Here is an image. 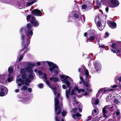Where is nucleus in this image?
<instances>
[{
  "label": "nucleus",
  "mask_w": 121,
  "mask_h": 121,
  "mask_svg": "<svg viewBox=\"0 0 121 121\" xmlns=\"http://www.w3.org/2000/svg\"><path fill=\"white\" fill-rule=\"evenodd\" d=\"M31 18V20L30 22L32 25L35 27L38 26L39 24V22L36 20L35 17L31 15H28L27 16L26 20L28 22Z\"/></svg>",
  "instance_id": "obj_1"
},
{
  "label": "nucleus",
  "mask_w": 121,
  "mask_h": 121,
  "mask_svg": "<svg viewBox=\"0 0 121 121\" xmlns=\"http://www.w3.org/2000/svg\"><path fill=\"white\" fill-rule=\"evenodd\" d=\"M88 39L87 41L92 42L95 37V36L97 34L96 32L94 30H91L88 31Z\"/></svg>",
  "instance_id": "obj_2"
},
{
  "label": "nucleus",
  "mask_w": 121,
  "mask_h": 121,
  "mask_svg": "<svg viewBox=\"0 0 121 121\" xmlns=\"http://www.w3.org/2000/svg\"><path fill=\"white\" fill-rule=\"evenodd\" d=\"M55 110L56 114V116H57L60 115L61 113V109L60 106L59 105V100L58 99L55 98Z\"/></svg>",
  "instance_id": "obj_3"
},
{
  "label": "nucleus",
  "mask_w": 121,
  "mask_h": 121,
  "mask_svg": "<svg viewBox=\"0 0 121 121\" xmlns=\"http://www.w3.org/2000/svg\"><path fill=\"white\" fill-rule=\"evenodd\" d=\"M25 69L26 72L30 73L28 75V78L31 80L33 79L34 77L33 75V71L32 69V67L30 66H28Z\"/></svg>",
  "instance_id": "obj_4"
},
{
  "label": "nucleus",
  "mask_w": 121,
  "mask_h": 121,
  "mask_svg": "<svg viewBox=\"0 0 121 121\" xmlns=\"http://www.w3.org/2000/svg\"><path fill=\"white\" fill-rule=\"evenodd\" d=\"M8 89L6 87L0 85V96H3L6 95L8 92Z\"/></svg>",
  "instance_id": "obj_5"
},
{
  "label": "nucleus",
  "mask_w": 121,
  "mask_h": 121,
  "mask_svg": "<svg viewBox=\"0 0 121 121\" xmlns=\"http://www.w3.org/2000/svg\"><path fill=\"white\" fill-rule=\"evenodd\" d=\"M109 6L112 8L117 7L119 5V3L117 0H109Z\"/></svg>",
  "instance_id": "obj_6"
},
{
  "label": "nucleus",
  "mask_w": 121,
  "mask_h": 121,
  "mask_svg": "<svg viewBox=\"0 0 121 121\" xmlns=\"http://www.w3.org/2000/svg\"><path fill=\"white\" fill-rule=\"evenodd\" d=\"M42 12L40 10L37 9L33 10L31 12V13L33 15L38 16H40V14Z\"/></svg>",
  "instance_id": "obj_7"
},
{
  "label": "nucleus",
  "mask_w": 121,
  "mask_h": 121,
  "mask_svg": "<svg viewBox=\"0 0 121 121\" xmlns=\"http://www.w3.org/2000/svg\"><path fill=\"white\" fill-rule=\"evenodd\" d=\"M105 27V23L104 22L99 21V30L102 31Z\"/></svg>",
  "instance_id": "obj_8"
},
{
  "label": "nucleus",
  "mask_w": 121,
  "mask_h": 121,
  "mask_svg": "<svg viewBox=\"0 0 121 121\" xmlns=\"http://www.w3.org/2000/svg\"><path fill=\"white\" fill-rule=\"evenodd\" d=\"M79 12H75L73 16L78 20H79L82 18L81 17L79 16Z\"/></svg>",
  "instance_id": "obj_9"
},
{
  "label": "nucleus",
  "mask_w": 121,
  "mask_h": 121,
  "mask_svg": "<svg viewBox=\"0 0 121 121\" xmlns=\"http://www.w3.org/2000/svg\"><path fill=\"white\" fill-rule=\"evenodd\" d=\"M108 24L109 27L112 29L115 28L116 26V24L115 22H112L111 21L108 22Z\"/></svg>",
  "instance_id": "obj_10"
},
{
  "label": "nucleus",
  "mask_w": 121,
  "mask_h": 121,
  "mask_svg": "<svg viewBox=\"0 0 121 121\" xmlns=\"http://www.w3.org/2000/svg\"><path fill=\"white\" fill-rule=\"evenodd\" d=\"M26 35H27L28 38L30 39L32 36L33 35V31L32 30H28L26 32Z\"/></svg>",
  "instance_id": "obj_11"
},
{
  "label": "nucleus",
  "mask_w": 121,
  "mask_h": 121,
  "mask_svg": "<svg viewBox=\"0 0 121 121\" xmlns=\"http://www.w3.org/2000/svg\"><path fill=\"white\" fill-rule=\"evenodd\" d=\"M49 80L51 82L53 81L54 82H57L59 81V79L57 77H54L53 76L50 78Z\"/></svg>",
  "instance_id": "obj_12"
},
{
  "label": "nucleus",
  "mask_w": 121,
  "mask_h": 121,
  "mask_svg": "<svg viewBox=\"0 0 121 121\" xmlns=\"http://www.w3.org/2000/svg\"><path fill=\"white\" fill-rule=\"evenodd\" d=\"M57 68L58 69H59L57 66L56 64H54L52 66V67H50L49 68L50 71L51 72H52L55 70V69Z\"/></svg>",
  "instance_id": "obj_13"
},
{
  "label": "nucleus",
  "mask_w": 121,
  "mask_h": 121,
  "mask_svg": "<svg viewBox=\"0 0 121 121\" xmlns=\"http://www.w3.org/2000/svg\"><path fill=\"white\" fill-rule=\"evenodd\" d=\"M91 102L92 104L97 105L98 104V99H95V97L92 98Z\"/></svg>",
  "instance_id": "obj_14"
},
{
  "label": "nucleus",
  "mask_w": 121,
  "mask_h": 121,
  "mask_svg": "<svg viewBox=\"0 0 121 121\" xmlns=\"http://www.w3.org/2000/svg\"><path fill=\"white\" fill-rule=\"evenodd\" d=\"M104 109V108L103 109V117L106 118L109 116V114L107 113L108 111L105 110Z\"/></svg>",
  "instance_id": "obj_15"
},
{
  "label": "nucleus",
  "mask_w": 121,
  "mask_h": 121,
  "mask_svg": "<svg viewBox=\"0 0 121 121\" xmlns=\"http://www.w3.org/2000/svg\"><path fill=\"white\" fill-rule=\"evenodd\" d=\"M27 29L26 27H22L21 28L20 32L21 34H24L27 32Z\"/></svg>",
  "instance_id": "obj_16"
},
{
  "label": "nucleus",
  "mask_w": 121,
  "mask_h": 121,
  "mask_svg": "<svg viewBox=\"0 0 121 121\" xmlns=\"http://www.w3.org/2000/svg\"><path fill=\"white\" fill-rule=\"evenodd\" d=\"M30 78H29L26 79L25 80L26 81L24 83L27 86H29L30 85V83H31V81L30 80Z\"/></svg>",
  "instance_id": "obj_17"
},
{
  "label": "nucleus",
  "mask_w": 121,
  "mask_h": 121,
  "mask_svg": "<svg viewBox=\"0 0 121 121\" xmlns=\"http://www.w3.org/2000/svg\"><path fill=\"white\" fill-rule=\"evenodd\" d=\"M89 82V79H87V80L86 79V80H85L84 81H83V83L84 86L85 87H88V86L90 85Z\"/></svg>",
  "instance_id": "obj_18"
},
{
  "label": "nucleus",
  "mask_w": 121,
  "mask_h": 121,
  "mask_svg": "<svg viewBox=\"0 0 121 121\" xmlns=\"http://www.w3.org/2000/svg\"><path fill=\"white\" fill-rule=\"evenodd\" d=\"M82 115L79 114L78 112H77L76 114H73L72 116V117L74 119L78 118V117H81Z\"/></svg>",
  "instance_id": "obj_19"
},
{
  "label": "nucleus",
  "mask_w": 121,
  "mask_h": 121,
  "mask_svg": "<svg viewBox=\"0 0 121 121\" xmlns=\"http://www.w3.org/2000/svg\"><path fill=\"white\" fill-rule=\"evenodd\" d=\"M113 108V106H111L110 105H108L105 106L103 109L104 108V110L108 111V110H110Z\"/></svg>",
  "instance_id": "obj_20"
},
{
  "label": "nucleus",
  "mask_w": 121,
  "mask_h": 121,
  "mask_svg": "<svg viewBox=\"0 0 121 121\" xmlns=\"http://www.w3.org/2000/svg\"><path fill=\"white\" fill-rule=\"evenodd\" d=\"M57 89V87L56 86H55L53 89L52 90L53 91L55 95L57 94L58 92L59 91Z\"/></svg>",
  "instance_id": "obj_21"
},
{
  "label": "nucleus",
  "mask_w": 121,
  "mask_h": 121,
  "mask_svg": "<svg viewBox=\"0 0 121 121\" xmlns=\"http://www.w3.org/2000/svg\"><path fill=\"white\" fill-rule=\"evenodd\" d=\"M64 83L66 85L67 87H70V82L68 80L63 81Z\"/></svg>",
  "instance_id": "obj_22"
},
{
  "label": "nucleus",
  "mask_w": 121,
  "mask_h": 121,
  "mask_svg": "<svg viewBox=\"0 0 121 121\" xmlns=\"http://www.w3.org/2000/svg\"><path fill=\"white\" fill-rule=\"evenodd\" d=\"M93 65L96 70L97 71L98 70V64L96 62L94 61L93 62Z\"/></svg>",
  "instance_id": "obj_23"
},
{
  "label": "nucleus",
  "mask_w": 121,
  "mask_h": 121,
  "mask_svg": "<svg viewBox=\"0 0 121 121\" xmlns=\"http://www.w3.org/2000/svg\"><path fill=\"white\" fill-rule=\"evenodd\" d=\"M85 74L86 75L85 76V78H86V79L87 80V79H89V72L88 70L86 69L85 70Z\"/></svg>",
  "instance_id": "obj_24"
},
{
  "label": "nucleus",
  "mask_w": 121,
  "mask_h": 121,
  "mask_svg": "<svg viewBox=\"0 0 121 121\" xmlns=\"http://www.w3.org/2000/svg\"><path fill=\"white\" fill-rule=\"evenodd\" d=\"M66 98L68 99L70 95V92L68 91V90L66 89Z\"/></svg>",
  "instance_id": "obj_25"
},
{
  "label": "nucleus",
  "mask_w": 121,
  "mask_h": 121,
  "mask_svg": "<svg viewBox=\"0 0 121 121\" xmlns=\"http://www.w3.org/2000/svg\"><path fill=\"white\" fill-rule=\"evenodd\" d=\"M95 21L97 27L98 28V16H97L96 17V18H95Z\"/></svg>",
  "instance_id": "obj_26"
},
{
  "label": "nucleus",
  "mask_w": 121,
  "mask_h": 121,
  "mask_svg": "<svg viewBox=\"0 0 121 121\" xmlns=\"http://www.w3.org/2000/svg\"><path fill=\"white\" fill-rule=\"evenodd\" d=\"M13 69L12 68V67L10 66L8 68V71L9 74L12 73L13 72Z\"/></svg>",
  "instance_id": "obj_27"
},
{
  "label": "nucleus",
  "mask_w": 121,
  "mask_h": 121,
  "mask_svg": "<svg viewBox=\"0 0 121 121\" xmlns=\"http://www.w3.org/2000/svg\"><path fill=\"white\" fill-rule=\"evenodd\" d=\"M92 4L90 3L89 1H88L87 2V7L91 9L92 6Z\"/></svg>",
  "instance_id": "obj_28"
},
{
  "label": "nucleus",
  "mask_w": 121,
  "mask_h": 121,
  "mask_svg": "<svg viewBox=\"0 0 121 121\" xmlns=\"http://www.w3.org/2000/svg\"><path fill=\"white\" fill-rule=\"evenodd\" d=\"M26 27L27 28L28 30H31V29L32 27L30 23H28L27 24Z\"/></svg>",
  "instance_id": "obj_29"
},
{
  "label": "nucleus",
  "mask_w": 121,
  "mask_h": 121,
  "mask_svg": "<svg viewBox=\"0 0 121 121\" xmlns=\"http://www.w3.org/2000/svg\"><path fill=\"white\" fill-rule=\"evenodd\" d=\"M20 73L21 74H22L24 73H25L26 72L25 68L23 69L22 68L21 69L20 71Z\"/></svg>",
  "instance_id": "obj_30"
},
{
  "label": "nucleus",
  "mask_w": 121,
  "mask_h": 121,
  "mask_svg": "<svg viewBox=\"0 0 121 121\" xmlns=\"http://www.w3.org/2000/svg\"><path fill=\"white\" fill-rule=\"evenodd\" d=\"M86 90L88 92H91L92 90L91 89L90 85L88 86V87L86 86Z\"/></svg>",
  "instance_id": "obj_31"
},
{
  "label": "nucleus",
  "mask_w": 121,
  "mask_h": 121,
  "mask_svg": "<svg viewBox=\"0 0 121 121\" xmlns=\"http://www.w3.org/2000/svg\"><path fill=\"white\" fill-rule=\"evenodd\" d=\"M47 64L49 67H51L54 64L52 62L48 61L47 62Z\"/></svg>",
  "instance_id": "obj_32"
},
{
  "label": "nucleus",
  "mask_w": 121,
  "mask_h": 121,
  "mask_svg": "<svg viewBox=\"0 0 121 121\" xmlns=\"http://www.w3.org/2000/svg\"><path fill=\"white\" fill-rule=\"evenodd\" d=\"M22 47L25 48L26 45V44L25 43V41H22Z\"/></svg>",
  "instance_id": "obj_33"
},
{
  "label": "nucleus",
  "mask_w": 121,
  "mask_h": 121,
  "mask_svg": "<svg viewBox=\"0 0 121 121\" xmlns=\"http://www.w3.org/2000/svg\"><path fill=\"white\" fill-rule=\"evenodd\" d=\"M28 89V87L26 86H23L22 88L21 89V90L22 91L23 90H26Z\"/></svg>",
  "instance_id": "obj_34"
},
{
  "label": "nucleus",
  "mask_w": 121,
  "mask_h": 121,
  "mask_svg": "<svg viewBox=\"0 0 121 121\" xmlns=\"http://www.w3.org/2000/svg\"><path fill=\"white\" fill-rule=\"evenodd\" d=\"M22 78L23 79H26V76L25 73L22 74Z\"/></svg>",
  "instance_id": "obj_35"
},
{
  "label": "nucleus",
  "mask_w": 121,
  "mask_h": 121,
  "mask_svg": "<svg viewBox=\"0 0 121 121\" xmlns=\"http://www.w3.org/2000/svg\"><path fill=\"white\" fill-rule=\"evenodd\" d=\"M78 108H74L72 109V112L74 113L76 112Z\"/></svg>",
  "instance_id": "obj_36"
},
{
  "label": "nucleus",
  "mask_w": 121,
  "mask_h": 121,
  "mask_svg": "<svg viewBox=\"0 0 121 121\" xmlns=\"http://www.w3.org/2000/svg\"><path fill=\"white\" fill-rule=\"evenodd\" d=\"M86 4H83L82 5V8L83 9H85L87 7V2L86 3Z\"/></svg>",
  "instance_id": "obj_37"
},
{
  "label": "nucleus",
  "mask_w": 121,
  "mask_h": 121,
  "mask_svg": "<svg viewBox=\"0 0 121 121\" xmlns=\"http://www.w3.org/2000/svg\"><path fill=\"white\" fill-rule=\"evenodd\" d=\"M24 56V55H23V54H22L19 57V59L18 60V61H20L22 60L23 56Z\"/></svg>",
  "instance_id": "obj_38"
},
{
  "label": "nucleus",
  "mask_w": 121,
  "mask_h": 121,
  "mask_svg": "<svg viewBox=\"0 0 121 121\" xmlns=\"http://www.w3.org/2000/svg\"><path fill=\"white\" fill-rule=\"evenodd\" d=\"M75 89H73L71 92V95H73L74 94H76L75 93Z\"/></svg>",
  "instance_id": "obj_39"
},
{
  "label": "nucleus",
  "mask_w": 121,
  "mask_h": 121,
  "mask_svg": "<svg viewBox=\"0 0 121 121\" xmlns=\"http://www.w3.org/2000/svg\"><path fill=\"white\" fill-rule=\"evenodd\" d=\"M21 38L22 41H25V35L24 34H21Z\"/></svg>",
  "instance_id": "obj_40"
},
{
  "label": "nucleus",
  "mask_w": 121,
  "mask_h": 121,
  "mask_svg": "<svg viewBox=\"0 0 121 121\" xmlns=\"http://www.w3.org/2000/svg\"><path fill=\"white\" fill-rule=\"evenodd\" d=\"M117 80H118L119 82H120L121 81V76L119 77L118 78H116L115 79V81L116 82Z\"/></svg>",
  "instance_id": "obj_41"
},
{
  "label": "nucleus",
  "mask_w": 121,
  "mask_h": 121,
  "mask_svg": "<svg viewBox=\"0 0 121 121\" xmlns=\"http://www.w3.org/2000/svg\"><path fill=\"white\" fill-rule=\"evenodd\" d=\"M7 80L9 82H11L13 80V79L12 77H8L7 79Z\"/></svg>",
  "instance_id": "obj_42"
},
{
  "label": "nucleus",
  "mask_w": 121,
  "mask_h": 121,
  "mask_svg": "<svg viewBox=\"0 0 121 121\" xmlns=\"http://www.w3.org/2000/svg\"><path fill=\"white\" fill-rule=\"evenodd\" d=\"M28 64L30 66H31L33 67H35L36 66L35 64L34 63H28Z\"/></svg>",
  "instance_id": "obj_43"
},
{
  "label": "nucleus",
  "mask_w": 121,
  "mask_h": 121,
  "mask_svg": "<svg viewBox=\"0 0 121 121\" xmlns=\"http://www.w3.org/2000/svg\"><path fill=\"white\" fill-rule=\"evenodd\" d=\"M47 74L46 73H44L43 75V77L45 80H47Z\"/></svg>",
  "instance_id": "obj_44"
},
{
  "label": "nucleus",
  "mask_w": 121,
  "mask_h": 121,
  "mask_svg": "<svg viewBox=\"0 0 121 121\" xmlns=\"http://www.w3.org/2000/svg\"><path fill=\"white\" fill-rule=\"evenodd\" d=\"M94 117H95L94 118V119H95V121H98V116H96L95 117V115H94Z\"/></svg>",
  "instance_id": "obj_45"
},
{
  "label": "nucleus",
  "mask_w": 121,
  "mask_h": 121,
  "mask_svg": "<svg viewBox=\"0 0 121 121\" xmlns=\"http://www.w3.org/2000/svg\"><path fill=\"white\" fill-rule=\"evenodd\" d=\"M116 51H117V53L119 54L120 55H121V49L120 50H119L116 49Z\"/></svg>",
  "instance_id": "obj_46"
},
{
  "label": "nucleus",
  "mask_w": 121,
  "mask_h": 121,
  "mask_svg": "<svg viewBox=\"0 0 121 121\" xmlns=\"http://www.w3.org/2000/svg\"><path fill=\"white\" fill-rule=\"evenodd\" d=\"M38 87L40 88H42L43 87V85L42 83H40Z\"/></svg>",
  "instance_id": "obj_47"
},
{
  "label": "nucleus",
  "mask_w": 121,
  "mask_h": 121,
  "mask_svg": "<svg viewBox=\"0 0 121 121\" xmlns=\"http://www.w3.org/2000/svg\"><path fill=\"white\" fill-rule=\"evenodd\" d=\"M66 115V112L65 111H63L62 112V115L63 117Z\"/></svg>",
  "instance_id": "obj_48"
},
{
  "label": "nucleus",
  "mask_w": 121,
  "mask_h": 121,
  "mask_svg": "<svg viewBox=\"0 0 121 121\" xmlns=\"http://www.w3.org/2000/svg\"><path fill=\"white\" fill-rule=\"evenodd\" d=\"M60 97V93H59L57 94V95H56V97L55 98H56V99H58Z\"/></svg>",
  "instance_id": "obj_49"
},
{
  "label": "nucleus",
  "mask_w": 121,
  "mask_h": 121,
  "mask_svg": "<svg viewBox=\"0 0 121 121\" xmlns=\"http://www.w3.org/2000/svg\"><path fill=\"white\" fill-rule=\"evenodd\" d=\"M48 85L49 87L51 89H52V90L54 88L53 85L52 84H50L49 85Z\"/></svg>",
  "instance_id": "obj_50"
},
{
  "label": "nucleus",
  "mask_w": 121,
  "mask_h": 121,
  "mask_svg": "<svg viewBox=\"0 0 121 121\" xmlns=\"http://www.w3.org/2000/svg\"><path fill=\"white\" fill-rule=\"evenodd\" d=\"M115 113H116V115L117 116H119L120 115V112L119 110H117V112H116V113H114V114Z\"/></svg>",
  "instance_id": "obj_51"
},
{
  "label": "nucleus",
  "mask_w": 121,
  "mask_h": 121,
  "mask_svg": "<svg viewBox=\"0 0 121 121\" xmlns=\"http://www.w3.org/2000/svg\"><path fill=\"white\" fill-rule=\"evenodd\" d=\"M97 111L95 109H94L92 111V114H93L96 113L97 112Z\"/></svg>",
  "instance_id": "obj_52"
},
{
  "label": "nucleus",
  "mask_w": 121,
  "mask_h": 121,
  "mask_svg": "<svg viewBox=\"0 0 121 121\" xmlns=\"http://www.w3.org/2000/svg\"><path fill=\"white\" fill-rule=\"evenodd\" d=\"M38 73H39V75L41 76L43 74V73L42 72L40 71V70H39L38 72Z\"/></svg>",
  "instance_id": "obj_53"
},
{
  "label": "nucleus",
  "mask_w": 121,
  "mask_h": 121,
  "mask_svg": "<svg viewBox=\"0 0 121 121\" xmlns=\"http://www.w3.org/2000/svg\"><path fill=\"white\" fill-rule=\"evenodd\" d=\"M116 47V45L115 43H113L112 45V47L113 48H115Z\"/></svg>",
  "instance_id": "obj_54"
},
{
  "label": "nucleus",
  "mask_w": 121,
  "mask_h": 121,
  "mask_svg": "<svg viewBox=\"0 0 121 121\" xmlns=\"http://www.w3.org/2000/svg\"><path fill=\"white\" fill-rule=\"evenodd\" d=\"M69 77L68 76H66L65 77V78L63 80H62V81H64V80H67V79L68 78H69Z\"/></svg>",
  "instance_id": "obj_55"
},
{
  "label": "nucleus",
  "mask_w": 121,
  "mask_h": 121,
  "mask_svg": "<svg viewBox=\"0 0 121 121\" xmlns=\"http://www.w3.org/2000/svg\"><path fill=\"white\" fill-rule=\"evenodd\" d=\"M29 38H27V43L28 44V45L30 43V40Z\"/></svg>",
  "instance_id": "obj_56"
},
{
  "label": "nucleus",
  "mask_w": 121,
  "mask_h": 121,
  "mask_svg": "<svg viewBox=\"0 0 121 121\" xmlns=\"http://www.w3.org/2000/svg\"><path fill=\"white\" fill-rule=\"evenodd\" d=\"M114 102L116 104H118L119 103V102L118 100L117 99H115L114 100Z\"/></svg>",
  "instance_id": "obj_57"
},
{
  "label": "nucleus",
  "mask_w": 121,
  "mask_h": 121,
  "mask_svg": "<svg viewBox=\"0 0 121 121\" xmlns=\"http://www.w3.org/2000/svg\"><path fill=\"white\" fill-rule=\"evenodd\" d=\"M61 78L62 79H64L65 78V75H61L60 76Z\"/></svg>",
  "instance_id": "obj_58"
},
{
  "label": "nucleus",
  "mask_w": 121,
  "mask_h": 121,
  "mask_svg": "<svg viewBox=\"0 0 121 121\" xmlns=\"http://www.w3.org/2000/svg\"><path fill=\"white\" fill-rule=\"evenodd\" d=\"M83 71V69H82L81 68H79L78 69V71L79 72H81H81H82V71Z\"/></svg>",
  "instance_id": "obj_59"
},
{
  "label": "nucleus",
  "mask_w": 121,
  "mask_h": 121,
  "mask_svg": "<svg viewBox=\"0 0 121 121\" xmlns=\"http://www.w3.org/2000/svg\"><path fill=\"white\" fill-rule=\"evenodd\" d=\"M99 47L100 48H104L105 47V46L104 45H99Z\"/></svg>",
  "instance_id": "obj_60"
},
{
  "label": "nucleus",
  "mask_w": 121,
  "mask_h": 121,
  "mask_svg": "<svg viewBox=\"0 0 121 121\" xmlns=\"http://www.w3.org/2000/svg\"><path fill=\"white\" fill-rule=\"evenodd\" d=\"M88 32H85L84 34V35L85 37L88 38Z\"/></svg>",
  "instance_id": "obj_61"
},
{
  "label": "nucleus",
  "mask_w": 121,
  "mask_h": 121,
  "mask_svg": "<svg viewBox=\"0 0 121 121\" xmlns=\"http://www.w3.org/2000/svg\"><path fill=\"white\" fill-rule=\"evenodd\" d=\"M96 1V4L97 5V8L98 9V0H95Z\"/></svg>",
  "instance_id": "obj_62"
},
{
  "label": "nucleus",
  "mask_w": 121,
  "mask_h": 121,
  "mask_svg": "<svg viewBox=\"0 0 121 121\" xmlns=\"http://www.w3.org/2000/svg\"><path fill=\"white\" fill-rule=\"evenodd\" d=\"M109 35V34L108 33L106 32L105 33V37L106 38H107L108 37V36Z\"/></svg>",
  "instance_id": "obj_63"
},
{
  "label": "nucleus",
  "mask_w": 121,
  "mask_h": 121,
  "mask_svg": "<svg viewBox=\"0 0 121 121\" xmlns=\"http://www.w3.org/2000/svg\"><path fill=\"white\" fill-rule=\"evenodd\" d=\"M32 88H29L28 89V91L30 92H32Z\"/></svg>",
  "instance_id": "obj_64"
}]
</instances>
